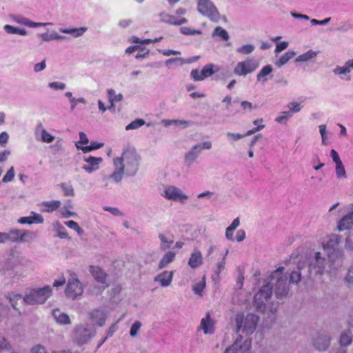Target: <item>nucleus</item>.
<instances>
[{"label": "nucleus", "mask_w": 353, "mask_h": 353, "mask_svg": "<svg viewBox=\"0 0 353 353\" xmlns=\"http://www.w3.org/2000/svg\"><path fill=\"white\" fill-rule=\"evenodd\" d=\"M283 267H279L274 270L268 278L265 283L261 286L259 292L254 296V307L260 312H265L267 310V303L272 294L274 281H275L274 294L277 299L285 297L289 292L288 276L283 274Z\"/></svg>", "instance_id": "nucleus-1"}, {"label": "nucleus", "mask_w": 353, "mask_h": 353, "mask_svg": "<svg viewBox=\"0 0 353 353\" xmlns=\"http://www.w3.org/2000/svg\"><path fill=\"white\" fill-rule=\"evenodd\" d=\"M141 156L134 147L127 145L123 149L121 157L112 159L114 170L103 179H111L114 183H120L124 175L134 176L139 168Z\"/></svg>", "instance_id": "nucleus-2"}, {"label": "nucleus", "mask_w": 353, "mask_h": 353, "mask_svg": "<svg viewBox=\"0 0 353 353\" xmlns=\"http://www.w3.org/2000/svg\"><path fill=\"white\" fill-rule=\"evenodd\" d=\"M341 241V236L336 234H332L328 239L323 243L324 250H328L327 257L330 263L327 270L331 276L335 275L336 272L342 267L343 261V252L337 248Z\"/></svg>", "instance_id": "nucleus-3"}, {"label": "nucleus", "mask_w": 353, "mask_h": 353, "mask_svg": "<svg viewBox=\"0 0 353 353\" xmlns=\"http://www.w3.org/2000/svg\"><path fill=\"white\" fill-rule=\"evenodd\" d=\"M52 289L49 286L30 290L23 299L28 305L43 304L51 296Z\"/></svg>", "instance_id": "nucleus-4"}, {"label": "nucleus", "mask_w": 353, "mask_h": 353, "mask_svg": "<svg viewBox=\"0 0 353 353\" xmlns=\"http://www.w3.org/2000/svg\"><path fill=\"white\" fill-rule=\"evenodd\" d=\"M236 332L241 330L246 334H250L256 330L259 317L254 314L250 313L245 317L243 314H238L236 316Z\"/></svg>", "instance_id": "nucleus-5"}, {"label": "nucleus", "mask_w": 353, "mask_h": 353, "mask_svg": "<svg viewBox=\"0 0 353 353\" xmlns=\"http://www.w3.org/2000/svg\"><path fill=\"white\" fill-rule=\"evenodd\" d=\"M197 10L213 22L217 23L221 19L218 9L211 0H197Z\"/></svg>", "instance_id": "nucleus-6"}, {"label": "nucleus", "mask_w": 353, "mask_h": 353, "mask_svg": "<svg viewBox=\"0 0 353 353\" xmlns=\"http://www.w3.org/2000/svg\"><path fill=\"white\" fill-rule=\"evenodd\" d=\"M327 265V259L322 256L321 252H315L314 258L310 260L308 265L310 276H321L325 272Z\"/></svg>", "instance_id": "nucleus-7"}, {"label": "nucleus", "mask_w": 353, "mask_h": 353, "mask_svg": "<svg viewBox=\"0 0 353 353\" xmlns=\"http://www.w3.org/2000/svg\"><path fill=\"white\" fill-rule=\"evenodd\" d=\"M212 143L210 141H204L194 145L185 154L184 163L186 166H191L199 158L202 150H210L212 148Z\"/></svg>", "instance_id": "nucleus-8"}, {"label": "nucleus", "mask_w": 353, "mask_h": 353, "mask_svg": "<svg viewBox=\"0 0 353 353\" xmlns=\"http://www.w3.org/2000/svg\"><path fill=\"white\" fill-rule=\"evenodd\" d=\"M65 292L67 297L73 300L81 296L83 292V284L73 272H70V278Z\"/></svg>", "instance_id": "nucleus-9"}, {"label": "nucleus", "mask_w": 353, "mask_h": 353, "mask_svg": "<svg viewBox=\"0 0 353 353\" xmlns=\"http://www.w3.org/2000/svg\"><path fill=\"white\" fill-rule=\"evenodd\" d=\"M161 196L167 200L179 202L182 204L186 203L188 196L186 195L180 188L174 185H168L164 188Z\"/></svg>", "instance_id": "nucleus-10"}, {"label": "nucleus", "mask_w": 353, "mask_h": 353, "mask_svg": "<svg viewBox=\"0 0 353 353\" xmlns=\"http://www.w3.org/2000/svg\"><path fill=\"white\" fill-rule=\"evenodd\" d=\"M259 67L258 61L253 58H248L243 61L238 62L234 68V73L238 76L245 77L254 72Z\"/></svg>", "instance_id": "nucleus-11"}, {"label": "nucleus", "mask_w": 353, "mask_h": 353, "mask_svg": "<svg viewBox=\"0 0 353 353\" xmlns=\"http://www.w3.org/2000/svg\"><path fill=\"white\" fill-rule=\"evenodd\" d=\"M252 340L247 339L243 341L242 336L239 335L234 343L228 347L224 353H250Z\"/></svg>", "instance_id": "nucleus-12"}, {"label": "nucleus", "mask_w": 353, "mask_h": 353, "mask_svg": "<svg viewBox=\"0 0 353 353\" xmlns=\"http://www.w3.org/2000/svg\"><path fill=\"white\" fill-rule=\"evenodd\" d=\"M94 331L92 329L79 325L74 329V340L79 345L87 343L94 336Z\"/></svg>", "instance_id": "nucleus-13"}, {"label": "nucleus", "mask_w": 353, "mask_h": 353, "mask_svg": "<svg viewBox=\"0 0 353 353\" xmlns=\"http://www.w3.org/2000/svg\"><path fill=\"white\" fill-rule=\"evenodd\" d=\"M312 343L317 350L325 351L330 345V336L326 332H318L314 336Z\"/></svg>", "instance_id": "nucleus-14"}, {"label": "nucleus", "mask_w": 353, "mask_h": 353, "mask_svg": "<svg viewBox=\"0 0 353 353\" xmlns=\"http://www.w3.org/2000/svg\"><path fill=\"white\" fill-rule=\"evenodd\" d=\"M337 228L339 231H353V205L351 210L339 220Z\"/></svg>", "instance_id": "nucleus-15"}, {"label": "nucleus", "mask_w": 353, "mask_h": 353, "mask_svg": "<svg viewBox=\"0 0 353 353\" xmlns=\"http://www.w3.org/2000/svg\"><path fill=\"white\" fill-rule=\"evenodd\" d=\"M101 157H94L92 156L85 157L84 161L87 163L82 166V168L88 173H92L99 168V164L102 162Z\"/></svg>", "instance_id": "nucleus-16"}, {"label": "nucleus", "mask_w": 353, "mask_h": 353, "mask_svg": "<svg viewBox=\"0 0 353 353\" xmlns=\"http://www.w3.org/2000/svg\"><path fill=\"white\" fill-rule=\"evenodd\" d=\"M353 69V59L347 61L343 66H336L333 70V73L337 75H344L346 77H341V79L350 81L351 79L350 73Z\"/></svg>", "instance_id": "nucleus-17"}, {"label": "nucleus", "mask_w": 353, "mask_h": 353, "mask_svg": "<svg viewBox=\"0 0 353 353\" xmlns=\"http://www.w3.org/2000/svg\"><path fill=\"white\" fill-rule=\"evenodd\" d=\"M161 21L173 26H180L186 23L188 20L184 17H178L164 12L159 14Z\"/></svg>", "instance_id": "nucleus-18"}, {"label": "nucleus", "mask_w": 353, "mask_h": 353, "mask_svg": "<svg viewBox=\"0 0 353 353\" xmlns=\"http://www.w3.org/2000/svg\"><path fill=\"white\" fill-rule=\"evenodd\" d=\"M172 271H163V272L157 275L154 281L159 282L162 287H168L171 284L173 278Z\"/></svg>", "instance_id": "nucleus-19"}, {"label": "nucleus", "mask_w": 353, "mask_h": 353, "mask_svg": "<svg viewBox=\"0 0 353 353\" xmlns=\"http://www.w3.org/2000/svg\"><path fill=\"white\" fill-rule=\"evenodd\" d=\"M52 315L55 321L61 325L71 324V321L69 316L62 312L59 309H54L52 311Z\"/></svg>", "instance_id": "nucleus-20"}, {"label": "nucleus", "mask_w": 353, "mask_h": 353, "mask_svg": "<svg viewBox=\"0 0 353 353\" xmlns=\"http://www.w3.org/2000/svg\"><path fill=\"white\" fill-rule=\"evenodd\" d=\"M202 263L203 256L201 252L199 250L194 249L188 260L189 266L191 268L196 269L201 266Z\"/></svg>", "instance_id": "nucleus-21"}, {"label": "nucleus", "mask_w": 353, "mask_h": 353, "mask_svg": "<svg viewBox=\"0 0 353 353\" xmlns=\"http://www.w3.org/2000/svg\"><path fill=\"white\" fill-rule=\"evenodd\" d=\"M200 328L203 330L204 334H213L214 332V323L210 318L209 313H207L205 317L201 321Z\"/></svg>", "instance_id": "nucleus-22"}, {"label": "nucleus", "mask_w": 353, "mask_h": 353, "mask_svg": "<svg viewBox=\"0 0 353 353\" xmlns=\"http://www.w3.org/2000/svg\"><path fill=\"white\" fill-rule=\"evenodd\" d=\"M32 216H23L18 219V223L21 224H32V223H43V218L39 214L34 212H31Z\"/></svg>", "instance_id": "nucleus-23"}, {"label": "nucleus", "mask_w": 353, "mask_h": 353, "mask_svg": "<svg viewBox=\"0 0 353 353\" xmlns=\"http://www.w3.org/2000/svg\"><path fill=\"white\" fill-rule=\"evenodd\" d=\"M159 238L161 241L160 249L163 251L169 249L171 245L174 243V239L169 233H160L159 234Z\"/></svg>", "instance_id": "nucleus-24"}, {"label": "nucleus", "mask_w": 353, "mask_h": 353, "mask_svg": "<svg viewBox=\"0 0 353 353\" xmlns=\"http://www.w3.org/2000/svg\"><path fill=\"white\" fill-rule=\"evenodd\" d=\"M106 317L105 312L102 310H95L90 314V318L92 321L99 326H102L104 324Z\"/></svg>", "instance_id": "nucleus-25"}, {"label": "nucleus", "mask_w": 353, "mask_h": 353, "mask_svg": "<svg viewBox=\"0 0 353 353\" xmlns=\"http://www.w3.org/2000/svg\"><path fill=\"white\" fill-rule=\"evenodd\" d=\"M90 273L92 276L99 283H105L106 274L98 266H90Z\"/></svg>", "instance_id": "nucleus-26"}, {"label": "nucleus", "mask_w": 353, "mask_h": 353, "mask_svg": "<svg viewBox=\"0 0 353 353\" xmlns=\"http://www.w3.org/2000/svg\"><path fill=\"white\" fill-rule=\"evenodd\" d=\"M176 256V252L173 251L167 252L160 260L158 268L159 269H163L168 265L170 263H172Z\"/></svg>", "instance_id": "nucleus-27"}, {"label": "nucleus", "mask_w": 353, "mask_h": 353, "mask_svg": "<svg viewBox=\"0 0 353 353\" xmlns=\"http://www.w3.org/2000/svg\"><path fill=\"white\" fill-rule=\"evenodd\" d=\"M272 72V67L271 65L263 66L256 75V80L259 82L265 83L268 81V76Z\"/></svg>", "instance_id": "nucleus-28"}, {"label": "nucleus", "mask_w": 353, "mask_h": 353, "mask_svg": "<svg viewBox=\"0 0 353 353\" xmlns=\"http://www.w3.org/2000/svg\"><path fill=\"white\" fill-rule=\"evenodd\" d=\"M38 236L37 232L22 230L20 243H31Z\"/></svg>", "instance_id": "nucleus-29"}, {"label": "nucleus", "mask_w": 353, "mask_h": 353, "mask_svg": "<svg viewBox=\"0 0 353 353\" xmlns=\"http://www.w3.org/2000/svg\"><path fill=\"white\" fill-rule=\"evenodd\" d=\"M22 230L12 228L7 232L8 241L11 243H20Z\"/></svg>", "instance_id": "nucleus-30"}, {"label": "nucleus", "mask_w": 353, "mask_h": 353, "mask_svg": "<svg viewBox=\"0 0 353 353\" xmlns=\"http://www.w3.org/2000/svg\"><path fill=\"white\" fill-rule=\"evenodd\" d=\"M41 130V140L47 143H52L54 140V137L51 135L48 131L43 128L41 123L37 126L36 131L38 132Z\"/></svg>", "instance_id": "nucleus-31"}, {"label": "nucleus", "mask_w": 353, "mask_h": 353, "mask_svg": "<svg viewBox=\"0 0 353 353\" xmlns=\"http://www.w3.org/2000/svg\"><path fill=\"white\" fill-rule=\"evenodd\" d=\"M296 53L294 51H288L284 54H283L279 60L275 61V65L278 68H281L285 63L288 62L291 59H292L295 56Z\"/></svg>", "instance_id": "nucleus-32"}, {"label": "nucleus", "mask_w": 353, "mask_h": 353, "mask_svg": "<svg viewBox=\"0 0 353 353\" xmlns=\"http://www.w3.org/2000/svg\"><path fill=\"white\" fill-rule=\"evenodd\" d=\"M212 37H219L222 41H227L230 39L228 32L223 28L218 26L214 28L212 34Z\"/></svg>", "instance_id": "nucleus-33"}, {"label": "nucleus", "mask_w": 353, "mask_h": 353, "mask_svg": "<svg viewBox=\"0 0 353 353\" xmlns=\"http://www.w3.org/2000/svg\"><path fill=\"white\" fill-rule=\"evenodd\" d=\"M87 30L86 28H61L60 32L65 34H70L72 35L74 37H78L83 34V33Z\"/></svg>", "instance_id": "nucleus-34"}, {"label": "nucleus", "mask_w": 353, "mask_h": 353, "mask_svg": "<svg viewBox=\"0 0 353 353\" xmlns=\"http://www.w3.org/2000/svg\"><path fill=\"white\" fill-rule=\"evenodd\" d=\"M54 230L57 232V236L60 239H69L66 230L63 225L57 221L53 224Z\"/></svg>", "instance_id": "nucleus-35"}, {"label": "nucleus", "mask_w": 353, "mask_h": 353, "mask_svg": "<svg viewBox=\"0 0 353 353\" xmlns=\"http://www.w3.org/2000/svg\"><path fill=\"white\" fill-rule=\"evenodd\" d=\"M3 30L8 34H17L22 36L27 35V31L25 29L14 27L10 25H5Z\"/></svg>", "instance_id": "nucleus-36"}, {"label": "nucleus", "mask_w": 353, "mask_h": 353, "mask_svg": "<svg viewBox=\"0 0 353 353\" xmlns=\"http://www.w3.org/2000/svg\"><path fill=\"white\" fill-rule=\"evenodd\" d=\"M103 145L104 144L103 143L92 142L90 145L87 146H80L78 145V143H76V147L85 153L89 152L93 150L101 148L103 146Z\"/></svg>", "instance_id": "nucleus-37"}, {"label": "nucleus", "mask_w": 353, "mask_h": 353, "mask_svg": "<svg viewBox=\"0 0 353 353\" xmlns=\"http://www.w3.org/2000/svg\"><path fill=\"white\" fill-rule=\"evenodd\" d=\"M316 55H317V52L310 50L307 52L298 56L295 59V62L307 61L315 57Z\"/></svg>", "instance_id": "nucleus-38"}, {"label": "nucleus", "mask_w": 353, "mask_h": 353, "mask_svg": "<svg viewBox=\"0 0 353 353\" xmlns=\"http://www.w3.org/2000/svg\"><path fill=\"white\" fill-rule=\"evenodd\" d=\"M352 342V335L350 331H347L341 334L339 343L341 346H347Z\"/></svg>", "instance_id": "nucleus-39"}, {"label": "nucleus", "mask_w": 353, "mask_h": 353, "mask_svg": "<svg viewBox=\"0 0 353 353\" xmlns=\"http://www.w3.org/2000/svg\"><path fill=\"white\" fill-rule=\"evenodd\" d=\"M61 202L59 201H44L42 205L46 207V211L52 212L60 207Z\"/></svg>", "instance_id": "nucleus-40"}, {"label": "nucleus", "mask_w": 353, "mask_h": 353, "mask_svg": "<svg viewBox=\"0 0 353 353\" xmlns=\"http://www.w3.org/2000/svg\"><path fill=\"white\" fill-rule=\"evenodd\" d=\"M336 176L339 179H345L347 177L345 167L342 162L335 164Z\"/></svg>", "instance_id": "nucleus-41"}, {"label": "nucleus", "mask_w": 353, "mask_h": 353, "mask_svg": "<svg viewBox=\"0 0 353 353\" xmlns=\"http://www.w3.org/2000/svg\"><path fill=\"white\" fill-rule=\"evenodd\" d=\"M64 223L65 225H67L70 229L75 230L77 232V233L78 234V235L81 236L84 234L83 230L81 228H80L79 224L77 222H75L74 221H72V220L68 221H65Z\"/></svg>", "instance_id": "nucleus-42"}, {"label": "nucleus", "mask_w": 353, "mask_h": 353, "mask_svg": "<svg viewBox=\"0 0 353 353\" xmlns=\"http://www.w3.org/2000/svg\"><path fill=\"white\" fill-rule=\"evenodd\" d=\"M108 95L110 102H119L121 101L123 99V94L119 93L116 94L114 90L108 89Z\"/></svg>", "instance_id": "nucleus-43"}, {"label": "nucleus", "mask_w": 353, "mask_h": 353, "mask_svg": "<svg viewBox=\"0 0 353 353\" xmlns=\"http://www.w3.org/2000/svg\"><path fill=\"white\" fill-rule=\"evenodd\" d=\"M301 279V268L299 265L296 270H294L290 275V283L297 284Z\"/></svg>", "instance_id": "nucleus-44"}, {"label": "nucleus", "mask_w": 353, "mask_h": 353, "mask_svg": "<svg viewBox=\"0 0 353 353\" xmlns=\"http://www.w3.org/2000/svg\"><path fill=\"white\" fill-rule=\"evenodd\" d=\"M214 65L212 63L205 65L201 71V77L203 80L207 77L212 76L214 74L213 70Z\"/></svg>", "instance_id": "nucleus-45"}, {"label": "nucleus", "mask_w": 353, "mask_h": 353, "mask_svg": "<svg viewBox=\"0 0 353 353\" xmlns=\"http://www.w3.org/2000/svg\"><path fill=\"white\" fill-rule=\"evenodd\" d=\"M255 47L252 44H246L236 48V52L241 54H251Z\"/></svg>", "instance_id": "nucleus-46"}, {"label": "nucleus", "mask_w": 353, "mask_h": 353, "mask_svg": "<svg viewBox=\"0 0 353 353\" xmlns=\"http://www.w3.org/2000/svg\"><path fill=\"white\" fill-rule=\"evenodd\" d=\"M145 121L142 119H137L134 121H132L130 123L126 125L125 130H135L138 129L142 125L145 124Z\"/></svg>", "instance_id": "nucleus-47"}, {"label": "nucleus", "mask_w": 353, "mask_h": 353, "mask_svg": "<svg viewBox=\"0 0 353 353\" xmlns=\"http://www.w3.org/2000/svg\"><path fill=\"white\" fill-rule=\"evenodd\" d=\"M7 298L9 300L12 307L14 310H17L16 307L17 301L21 299L22 296L19 294L12 293V294H8V295L7 296Z\"/></svg>", "instance_id": "nucleus-48"}, {"label": "nucleus", "mask_w": 353, "mask_h": 353, "mask_svg": "<svg viewBox=\"0 0 353 353\" xmlns=\"http://www.w3.org/2000/svg\"><path fill=\"white\" fill-rule=\"evenodd\" d=\"M287 107L289 108V110L287 112L290 113L291 116H292L294 113L300 112L301 110V104L295 101L288 103Z\"/></svg>", "instance_id": "nucleus-49"}, {"label": "nucleus", "mask_w": 353, "mask_h": 353, "mask_svg": "<svg viewBox=\"0 0 353 353\" xmlns=\"http://www.w3.org/2000/svg\"><path fill=\"white\" fill-rule=\"evenodd\" d=\"M180 32L185 35H195L201 34V31L198 30H193L189 27L183 26L180 28Z\"/></svg>", "instance_id": "nucleus-50"}, {"label": "nucleus", "mask_w": 353, "mask_h": 353, "mask_svg": "<svg viewBox=\"0 0 353 353\" xmlns=\"http://www.w3.org/2000/svg\"><path fill=\"white\" fill-rule=\"evenodd\" d=\"M10 350V344L6 338L0 336V353Z\"/></svg>", "instance_id": "nucleus-51"}, {"label": "nucleus", "mask_w": 353, "mask_h": 353, "mask_svg": "<svg viewBox=\"0 0 353 353\" xmlns=\"http://www.w3.org/2000/svg\"><path fill=\"white\" fill-rule=\"evenodd\" d=\"M48 87L53 90H64L66 85L60 81H53L48 83Z\"/></svg>", "instance_id": "nucleus-52"}, {"label": "nucleus", "mask_w": 353, "mask_h": 353, "mask_svg": "<svg viewBox=\"0 0 353 353\" xmlns=\"http://www.w3.org/2000/svg\"><path fill=\"white\" fill-rule=\"evenodd\" d=\"M142 324L140 321H136L130 327V334L132 337H135L141 327Z\"/></svg>", "instance_id": "nucleus-53"}, {"label": "nucleus", "mask_w": 353, "mask_h": 353, "mask_svg": "<svg viewBox=\"0 0 353 353\" xmlns=\"http://www.w3.org/2000/svg\"><path fill=\"white\" fill-rule=\"evenodd\" d=\"M14 177V169L13 167H11L8 170V172L4 175V176L3 177L2 182L3 183L10 182L13 180Z\"/></svg>", "instance_id": "nucleus-54"}, {"label": "nucleus", "mask_w": 353, "mask_h": 353, "mask_svg": "<svg viewBox=\"0 0 353 353\" xmlns=\"http://www.w3.org/2000/svg\"><path fill=\"white\" fill-rule=\"evenodd\" d=\"M205 286V279L203 278V281L196 283L193 286V291L195 294L201 295Z\"/></svg>", "instance_id": "nucleus-55"}, {"label": "nucleus", "mask_w": 353, "mask_h": 353, "mask_svg": "<svg viewBox=\"0 0 353 353\" xmlns=\"http://www.w3.org/2000/svg\"><path fill=\"white\" fill-rule=\"evenodd\" d=\"M282 115L277 117L275 119V121L279 123H286L287 121L289 120L290 118L292 117L290 115V113L288 112L287 111H284L282 112Z\"/></svg>", "instance_id": "nucleus-56"}, {"label": "nucleus", "mask_w": 353, "mask_h": 353, "mask_svg": "<svg viewBox=\"0 0 353 353\" xmlns=\"http://www.w3.org/2000/svg\"><path fill=\"white\" fill-rule=\"evenodd\" d=\"M87 101L83 97L74 98L70 102V110L73 111L78 103L86 104Z\"/></svg>", "instance_id": "nucleus-57"}, {"label": "nucleus", "mask_w": 353, "mask_h": 353, "mask_svg": "<svg viewBox=\"0 0 353 353\" xmlns=\"http://www.w3.org/2000/svg\"><path fill=\"white\" fill-rule=\"evenodd\" d=\"M352 28V26L349 22H342L336 28V30L340 32H345Z\"/></svg>", "instance_id": "nucleus-58"}, {"label": "nucleus", "mask_w": 353, "mask_h": 353, "mask_svg": "<svg viewBox=\"0 0 353 353\" xmlns=\"http://www.w3.org/2000/svg\"><path fill=\"white\" fill-rule=\"evenodd\" d=\"M345 248L353 250V231H350L345 239Z\"/></svg>", "instance_id": "nucleus-59"}, {"label": "nucleus", "mask_w": 353, "mask_h": 353, "mask_svg": "<svg viewBox=\"0 0 353 353\" xmlns=\"http://www.w3.org/2000/svg\"><path fill=\"white\" fill-rule=\"evenodd\" d=\"M61 187L64 192L65 196H74V189L71 185H66L65 183H62Z\"/></svg>", "instance_id": "nucleus-60"}, {"label": "nucleus", "mask_w": 353, "mask_h": 353, "mask_svg": "<svg viewBox=\"0 0 353 353\" xmlns=\"http://www.w3.org/2000/svg\"><path fill=\"white\" fill-rule=\"evenodd\" d=\"M37 36L41 37L42 41H52L54 40V31H52L50 34H48L47 32L38 34Z\"/></svg>", "instance_id": "nucleus-61"}, {"label": "nucleus", "mask_w": 353, "mask_h": 353, "mask_svg": "<svg viewBox=\"0 0 353 353\" xmlns=\"http://www.w3.org/2000/svg\"><path fill=\"white\" fill-rule=\"evenodd\" d=\"M103 210L105 211H108V212H110L114 216H123V213L117 208L105 206L103 208Z\"/></svg>", "instance_id": "nucleus-62"}, {"label": "nucleus", "mask_w": 353, "mask_h": 353, "mask_svg": "<svg viewBox=\"0 0 353 353\" xmlns=\"http://www.w3.org/2000/svg\"><path fill=\"white\" fill-rule=\"evenodd\" d=\"M190 77L194 81L203 80L201 72H199L198 69L192 70L190 72Z\"/></svg>", "instance_id": "nucleus-63"}, {"label": "nucleus", "mask_w": 353, "mask_h": 353, "mask_svg": "<svg viewBox=\"0 0 353 353\" xmlns=\"http://www.w3.org/2000/svg\"><path fill=\"white\" fill-rule=\"evenodd\" d=\"M345 281L348 284L353 283V265L348 269L347 275L345 278Z\"/></svg>", "instance_id": "nucleus-64"}]
</instances>
